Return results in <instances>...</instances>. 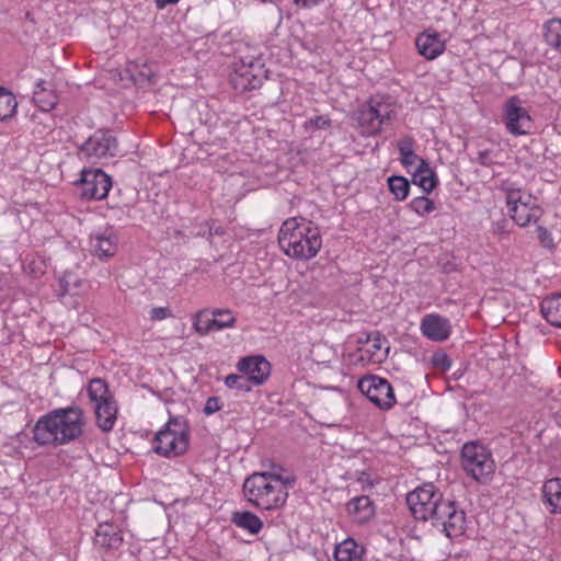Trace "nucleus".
Returning a JSON list of instances; mask_svg holds the SVG:
<instances>
[{
  "label": "nucleus",
  "instance_id": "nucleus-1",
  "mask_svg": "<svg viewBox=\"0 0 561 561\" xmlns=\"http://www.w3.org/2000/svg\"><path fill=\"white\" fill-rule=\"evenodd\" d=\"M407 504L413 517L421 522H431L442 528L449 538L459 537L466 529V513L456 501L445 499L434 483H424L410 492Z\"/></svg>",
  "mask_w": 561,
  "mask_h": 561
},
{
  "label": "nucleus",
  "instance_id": "nucleus-2",
  "mask_svg": "<svg viewBox=\"0 0 561 561\" xmlns=\"http://www.w3.org/2000/svg\"><path fill=\"white\" fill-rule=\"evenodd\" d=\"M83 424V412L79 407L56 409L36 422L34 440L39 445H65L82 434Z\"/></svg>",
  "mask_w": 561,
  "mask_h": 561
},
{
  "label": "nucleus",
  "instance_id": "nucleus-3",
  "mask_svg": "<svg viewBox=\"0 0 561 561\" xmlns=\"http://www.w3.org/2000/svg\"><path fill=\"white\" fill-rule=\"evenodd\" d=\"M278 243L287 256L308 261L320 251L322 238L319 228L312 221L293 217L283 222L278 232Z\"/></svg>",
  "mask_w": 561,
  "mask_h": 561
},
{
  "label": "nucleus",
  "instance_id": "nucleus-4",
  "mask_svg": "<svg viewBox=\"0 0 561 561\" xmlns=\"http://www.w3.org/2000/svg\"><path fill=\"white\" fill-rule=\"evenodd\" d=\"M296 482L295 476L277 478L273 473H252L243 482L247 501L260 510L283 507L288 499V489Z\"/></svg>",
  "mask_w": 561,
  "mask_h": 561
},
{
  "label": "nucleus",
  "instance_id": "nucleus-5",
  "mask_svg": "<svg viewBox=\"0 0 561 561\" xmlns=\"http://www.w3.org/2000/svg\"><path fill=\"white\" fill-rule=\"evenodd\" d=\"M461 467L473 480L486 483L495 471L490 449L477 442H469L461 449Z\"/></svg>",
  "mask_w": 561,
  "mask_h": 561
},
{
  "label": "nucleus",
  "instance_id": "nucleus-6",
  "mask_svg": "<svg viewBox=\"0 0 561 561\" xmlns=\"http://www.w3.org/2000/svg\"><path fill=\"white\" fill-rule=\"evenodd\" d=\"M501 190L505 193L506 204L512 219L520 227H526L542 215V209L537 204H527L520 199V188L513 183L503 182Z\"/></svg>",
  "mask_w": 561,
  "mask_h": 561
},
{
  "label": "nucleus",
  "instance_id": "nucleus-7",
  "mask_svg": "<svg viewBox=\"0 0 561 561\" xmlns=\"http://www.w3.org/2000/svg\"><path fill=\"white\" fill-rule=\"evenodd\" d=\"M392 115L393 110L389 104L370 99L368 105H364L357 111L355 119L362 128V135L373 136L380 131L382 124L391 121Z\"/></svg>",
  "mask_w": 561,
  "mask_h": 561
},
{
  "label": "nucleus",
  "instance_id": "nucleus-8",
  "mask_svg": "<svg viewBox=\"0 0 561 561\" xmlns=\"http://www.w3.org/2000/svg\"><path fill=\"white\" fill-rule=\"evenodd\" d=\"M118 152V141L108 129L95 130L80 147L79 153L92 161L113 158Z\"/></svg>",
  "mask_w": 561,
  "mask_h": 561
},
{
  "label": "nucleus",
  "instance_id": "nucleus-9",
  "mask_svg": "<svg viewBox=\"0 0 561 561\" xmlns=\"http://www.w3.org/2000/svg\"><path fill=\"white\" fill-rule=\"evenodd\" d=\"M359 391L379 409L389 410L396 403L391 383L376 375H367L358 380Z\"/></svg>",
  "mask_w": 561,
  "mask_h": 561
},
{
  "label": "nucleus",
  "instance_id": "nucleus-10",
  "mask_svg": "<svg viewBox=\"0 0 561 561\" xmlns=\"http://www.w3.org/2000/svg\"><path fill=\"white\" fill-rule=\"evenodd\" d=\"M81 196L87 199H103L112 187V179L101 169H84L79 180Z\"/></svg>",
  "mask_w": 561,
  "mask_h": 561
},
{
  "label": "nucleus",
  "instance_id": "nucleus-11",
  "mask_svg": "<svg viewBox=\"0 0 561 561\" xmlns=\"http://www.w3.org/2000/svg\"><path fill=\"white\" fill-rule=\"evenodd\" d=\"M503 121L508 133L515 136L529 134L533 126L528 111L522 106V101L516 95L505 102Z\"/></svg>",
  "mask_w": 561,
  "mask_h": 561
},
{
  "label": "nucleus",
  "instance_id": "nucleus-12",
  "mask_svg": "<svg viewBox=\"0 0 561 561\" xmlns=\"http://www.w3.org/2000/svg\"><path fill=\"white\" fill-rule=\"evenodd\" d=\"M266 70L260 60H241L234 69V76L231 79L234 89L240 91L254 90L262 85L266 79Z\"/></svg>",
  "mask_w": 561,
  "mask_h": 561
},
{
  "label": "nucleus",
  "instance_id": "nucleus-13",
  "mask_svg": "<svg viewBox=\"0 0 561 561\" xmlns=\"http://www.w3.org/2000/svg\"><path fill=\"white\" fill-rule=\"evenodd\" d=\"M237 368L249 378L254 387L263 385L271 375V364L262 355H252L240 358L237 364Z\"/></svg>",
  "mask_w": 561,
  "mask_h": 561
},
{
  "label": "nucleus",
  "instance_id": "nucleus-14",
  "mask_svg": "<svg viewBox=\"0 0 561 561\" xmlns=\"http://www.w3.org/2000/svg\"><path fill=\"white\" fill-rule=\"evenodd\" d=\"M188 447V437L172 433L169 428H161L154 437V451L164 457L183 455Z\"/></svg>",
  "mask_w": 561,
  "mask_h": 561
},
{
  "label": "nucleus",
  "instance_id": "nucleus-15",
  "mask_svg": "<svg viewBox=\"0 0 561 561\" xmlns=\"http://www.w3.org/2000/svg\"><path fill=\"white\" fill-rule=\"evenodd\" d=\"M421 331L427 339L435 342H443L450 336L451 325L447 318L432 313L422 318Z\"/></svg>",
  "mask_w": 561,
  "mask_h": 561
},
{
  "label": "nucleus",
  "instance_id": "nucleus-16",
  "mask_svg": "<svg viewBox=\"0 0 561 561\" xmlns=\"http://www.w3.org/2000/svg\"><path fill=\"white\" fill-rule=\"evenodd\" d=\"M123 543L122 530L111 523H102L95 530L94 545L104 549H117Z\"/></svg>",
  "mask_w": 561,
  "mask_h": 561
},
{
  "label": "nucleus",
  "instance_id": "nucleus-17",
  "mask_svg": "<svg viewBox=\"0 0 561 561\" xmlns=\"http://www.w3.org/2000/svg\"><path fill=\"white\" fill-rule=\"evenodd\" d=\"M416 48L428 60L435 59L445 50V43L437 33H421L415 39Z\"/></svg>",
  "mask_w": 561,
  "mask_h": 561
},
{
  "label": "nucleus",
  "instance_id": "nucleus-18",
  "mask_svg": "<svg viewBox=\"0 0 561 561\" xmlns=\"http://www.w3.org/2000/svg\"><path fill=\"white\" fill-rule=\"evenodd\" d=\"M542 502L550 514H561V478H552L543 483Z\"/></svg>",
  "mask_w": 561,
  "mask_h": 561
},
{
  "label": "nucleus",
  "instance_id": "nucleus-19",
  "mask_svg": "<svg viewBox=\"0 0 561 561\" xmlns=\"http://www.w3.org/2000/svg\"><path fill=\"white\" fill-rule=\"evenodd\" d=\"M366 342H370L369 347L365 351L360 350V359L366 358L373 363H381L388 356L390 350L389 346H387L385 352L381 353V348L383 344L387 343V339L379 331L366 333Z\"/></svg>",
  "mask_w": 561,
  "mask_h": 561
},
{
  "label": "nucleus",
  "instance_id": "nucleus-20",
  "mask_svg": "<svg viewBox=\"0 0 561 561\" xmlns=\"http://www.w3.org/2000/svg\"><path fill=\"white\" fill-rule=\"evenodd\" d=\"M94 412L98 426L103 432L112 431L117 419V405L114 398L95 403Z\"/></svg>",
  "mask_w": 561,
  "mask_h": 561
},
{
  "label": "nucleus",
  "instance_id": "nucleus-21",
  "mask_svg": "<svg viewBox=\"0 0 561 561\" xmlns=\"http://www.w3.org/2000/svg\"><path fill=\"white\" fill-rule=\"evenodd\" d=\"M90 243L99 257H111L117 250V237L107 229L103 233L91 236Z\"/></svg>",
  "mask_w": 561,
  "mask_h": 561
},
{
  "label": "nucleus",
  "instance_id": "nucleus-22",
  "mask_svg": "<svg viewBox=\"0 0 561 561\" xmlns=\"http://www.w3.org/2000/svg\"><path fill=\"white\" fill-rule=\"evenodd\" d=\"M412 182L419 185L425 193H431L438 184L435 171L430 167L427 160H421L412 173Z\"/></svg>",
  "mask_w": 561,
  "mask_h": 561
},
{
  "label": "nucleus",
  "instance_id": "nucleus-23",
  "mask_svg": "<svg viewBox=\"0 0 561 561\" xmlns=\"http://www.w3.org/2000/svg\"><path fill=\"white\" fill-rule=\"evenodd\" d=\"M346 511L359 522H366L374 516V506L367 495L355 496L346 504Z\"/></svg>",
  "mask_w": 561,
  "mask_h": 561
},
{
  "label": "nucleus",
  "instance_id": "nucleus-24",
  "mask_svg": "<svg viewBox=\"0 0 561 561\" xmlns=\"http://www.w3.org/2000/svg\"><path fill=\"white\" fill-rule=\"evenodd\" d=\"M540 311L549 324L561 328V294L545 298Z\"/></svg>",
  "mask_w": 561,
  "mask_h": 561
},
{
  "label": "nucleus",
  "instance_id": "nucleus-25",
  "mask_svg": "<svg viewBox=\"0 0 561 561\" xmlns=\"http://www.w3.org/2000/svg\"><path fill=\"white\" fill-rule=\"evenodd\" d=\"M364 548L353 538L340 542L334 549L335 561H362Z\"/></svg>",
  "mask_w": 561,
  "mask_h": 561
},
{
  "label": "nucleus",
  "instance_id": "nucleus-26",
  "mask_svg": "<svg viewBox=\"0 0 561 561\" xmlns=\"http://www.w3.org/2000/svg\"><path fill=\"white\" fill-rule=\"evenodd\" d=\"M542 37L546 45L561 54V19L546 21L542 25Z\"/></svg>",
  "mask_w": 561,
  "mask_h": 561
},
{
  "label": "nucleus",
  "instance_id": "nucleus-27",
  "mask_svg": "<svg viewBox=\"0 0 561 561\" xmlns=\"http://www.w3.org/2000/svg\"><path fill=\"white\" fill-rule=\"evenodd\" d=\"M232 523L252 535H256L263 528V522L253 513L249 511L236 512L231 518Z\"/></svg>",
  "mask_w": 561,
  "mask_h": 561
},
{
  "label": "nucleus",
  "instance_id": "nucleus-28",
  "mask_svg": "<svg viewBox=\"0 0 561 561\" xmlns=\"http://www.w3.org/2000/svg\"><path fill=\"white\" fill-rule=\"evenodd\" d=\"M44 84L45 81L43 80L37 83V89L33 93V101L41 111L48 112L56 106L58 101L56 94L47 90Z\"/></svg>",
  "mask_w": 561,
  "mask_h": 561
},
{
  "label": "nucleus",
  "instance_id": "nucleus-29",
  "mask_svg": "<svg viewBox=\"0 0 561 561\" xmlns=\"http://www.w3.org/2000/svg\"><path fill=\"white\" fill-rule=\"evenodd\" d=\"M215 323L216 320L211 314V309H204L198 311L193 319V328L195 332L202 336L217 331Z\"/></svg>",
  "mask_w": 561,
  "mask_h": 561
},
{
  "label": "nucleus",
  "instance_id": "nucleus-30",
  "mask_svg": "<svg viewBox=\"0 0 561 561\" xmlns=\"http://www.w3.org/2000/svg\"><path fill=\"white\" fill-rule=\"evenodd\" d=\"M87 392L94 404L113 399L106 381L101 378L92 379L88 385Z\"/></svg>",
  "mask_w": 561,
  "mask_h": 561
},
{
  "label": "nucleus",
  "instance_id": "nucleus-31",
  "mask_svg": "<svg viewBox=\"0 0 561 561\" xmlns=\"http://www.w3.org/2000/svg\"><path fill=\"white\" fill-rule=\"evenodd\" d=\"M18 102L9 90L0 87V122L10 119L16 111Z\"/></svg>",
  "mask_w": 561,
  "mask_h": 561
},
{
  "label": "nucleus",
  "instance_id": "nucleus-32",
  "mask_svg": "<svg viewBox=\"0 0 561 561\" xmlns=\"http://www.w3.org/2000/svg\"><path fill=\"white\" fill-rule=\"evenodd\" d=\"M388 188L396 201H404L410 192V182L402 175H391L387 180Z\"/></svg>",
  "mask_w": 561,
  "mask_h": 561
},
{
  "label": "nucleus",
  "instance_id": "nucleus-33",
  "mask_svg": "<svg viewBox=\"0 0 561 561\" xmlns=\"http://www.w3.org/2000/svg\"><path fill=\"white\" fill-rule=\"evenodd\" d=\"M211 314L216 320L215 325L217 331L236 327L237 318L233 316L230 309L215 308L211 309Z\"/></svg>",
  "mask_w": 561,
  "mask_h": 561
},
{
  "label": "nucleus",
  "instance_id": "nucleus-34",
  "mask_svg": "<svg viewBox=\"0 0 561 561\" xmlns=\"http://www.w3.org/2000/svg\"><path fill=\"white\" fill-rule=\"evenodd\" d=\"M225 385L230 389H237L243 392H250L254 387L243 373H241L240 375H228L225 378Z\"/></svg>",
  "mask_w": 561,
  "mask_h": 561
},
{
  "label": "nucleus",
  "instance_id": "nucleus-35",
  "mask_svg": "<svg viewBox=\"0 0 561 561\" xmlns=\"http://www.w3.org/2000/svg\"><path fill=\"white\" fill-rule=\"evenodd\" d=\"M131 78L139 84H151L153 82L154 72L150 66L144 62L141 66L135 65Z\"/></svg>",
  "mask_w": 561,
  "mask_h": 561
},
{
  "label": "nucleus",
  "instance_id": "nucleus-36",
  "mask_svg": "<svg viewBox=\"0 0 561 561\" xmlns=\"http://www.w3.org/2000/svg\"><path fill=\"white\" fill-rule=\"evenodd\" d=\"M410 208L420 216H426L435 209V203L427 196H417L410 203Z\"/></svg>",
  "mask_w": 561,
  "mask_h": 561
},
{
  "label": "nucleus",
  "instance_id": "nucleus-37",
  "mask_svg": "<svg viewBox=\"0 0 561 561\" xmlns=\"http://www.w3.org/2000/svg\"><path fill=\"white\" fill-rule=\"evenodd\" d=\"M162 428H169L176 435L188 437L187 421L183 416H170L168 423Z\"/></svg>",
  "mask_w": 561,
  "mask_h": 561
},
{
  "label": "nucleus",
  "instance_id": "nucleus-38",
  "mask_svg": "<svg viewBox=\"0 0 561 561\" xmlns=\"http://www.w3.org/2000/svg\"><path fill=\"white\" fill-rule=\"evenodd\" d=\"M331 119L325 115L310 117L305 122L304 127L306 130H320L328 129L331 126Z\"/></svg>",
  "mask_w": 561,
  "mask_h": 561
},
{
  "label": "nucleus",
  "instance_id": "nucleus-39",
  "mask_svg": "<svg viewBox=\"0 0 561 561\" xmlns=\"http://www.w3.org/2000/svg\"><path fill=\"white\" fill-rule=\"evenodd\" d=\"M432 365L442 371H447L451 367V359L446 353H434L431 358Z\"/></svg>",
  "mask_w": 561,
  "mask_h": 561
},
{
  "label": "nucleus",
  "instance_id": "nucleus-40",
  "mask_svg": "<svg viewBox=\"0 0 561 561\" xmlns=\"http://www.w3.org/2000/svg\"><path fill=\"white\" fill-rule=\"evenodd\" d=\"M537 238L539 243L546 249H553V238L547 228L538 226L536 229Z\"/></svg>",
  "mask_w": 561,
  "mask_h": 561
},
{
  "label": "nucleus",
  "instance_id": "nucleus-41",
  "mask_svg": "<svg viewBox=\"0 0 561 561\" xmlns=\"http://www.w3.org/2000/svg\"><path fill=\"white\" fill-rule=\"evenodd\" d=\"M222 408V404L220 402V398L218 397H209L206 400L205 407H204V413L206 415H211L218 411H220Z\"/></svg>",
  "mask_w": 561,
  "mask_h": 561
},
{
  "label": "nucleus",
  "instance_id": "nucleus-42",
  "mask_svg": "<svg viewBox=\"0 0 561 561\" xmlns=\"http://www.w3.org/2000/svg\"><path fill=\"white\" fill-rule=\"evenodd\" d=\"M71 285L79 287L81 285V280L75 278L71 273H65L60 278V286L64 289V294L69 293Z\"/></svg>",
  "mask_w": 561,
  "mask_h": 561
},
{
  "label": "nucleus",
  "instance_id": "nucleus-43",
  "mask_svg": "<svg viewBox=\"0 0 561 561\" xmlns=\"http://www.w3.org/2000/svg\"><path fill=\"white\" fill-rule=\"evenodd\" d=\"M172 316L170 308L168 307H154L150 311L151 321H161Z\"/></svg>",
  "mask_w": 561,
  "mask_h": 561
},
{
  "label": "nucleus",
  "instance_id": "nucleus-44",
  "mask_svg": "<svg viewBox=\"0 0 561 561\" xmlns=\"http://www.w3.org/2000/svg\"><path fill=\"white\" fill-rule=\"evenodd\" d=\"M398 150L400 157L412 153L414 151V139L412 137H404L398 142Z\"/></svg>",
  "mask_w": 561,
  "mask_h": 561
},
{
  "label": "nucleus",
  "instance_id": "nucleus-45",
  "mask_svg": "<svg viewBox=\"0 0 561 561\" xmlns=\"http://www.w3.org/2000/svg\"><path fill=\"white\" fill-rule=\"evenodd\" d=\"M421 158L413 151L412 153L400 157L402 165L410 171V168L415 164L416 161L421 162Z\"/></svg>",
  "mask_w": 561,
  "mask_h": 561
},
{
  "label": "nucleus",
  "instance_id": "nucleus-46",
  "mask_svg": "<svg viewBox=\"0 0 561 561\" xmlns=\"http://www.w3.org/2000/svg\"><path fill=\"white\" fill-rule=\"evenodd\" d=\"M477 161H478L481 165H484V167H490L491 164H493V160H492V158H491L490 151H488V150L480 151V152L478 153Z\"/></svg>",
  "mask_w": 561,
  "mask_h": 561
},
{
  "label": "nucleus",
  "instance_id": "nucleus-47",
  "mask_svg": "<svg viewBox=\"0 0 561 561\" xmlns=\"http://www.w3.org/2000/svg\"><path fill=\"white\" fill-rule=\"evenodd\" d=\"M294 2L301 8H311L318 5L322 0H294Z\"/></svg>",
  "mask_w": 561,
  "mask_h": 561
},
{
  "label": "nucleus",
  "instance_id": "nucleus-48",
  "mask_svg": "<svg viewBox=\"0 0 561 561\" xmlns=\"http://www.w3.org/2000/svg\"><path fill=\"white\" fill-rule=\"evenodd\" d=\"M283 471H285V469L283 467L273 463L271 466V470L264 471L263 473H273L277 478H286L287 476L282 474Z\"/></svg>",
  "mask_w": 561,
  "mask_h": 561
},
{
  "label": "nucleus",
  "instance_id": "nucleus-49",
  "mask_svg": "<svg viewBox=\"0 0 561 561\" xmlns=\"http://www.w3.org/2000/svg\"><path fill=\"white\" fill-rule=\"evenodd\" d=\"M158 9H163L169 4H176L180 0H154Z\"/></svg>",
  "mask_w": 561,
  "mask_h": 561
},
{
  "label": "nucleus",
  "instance_id": "nucleus-50",
  "mask_svg": "<svg viewBox=\"0 0 561 561\" xmlns=\"http://www.w3.org/2000/svg\"><path fill=\"white\" fill-rule=\"evenodd\" d=\"M520 199L527 204H537L536 199L533 198V196L530 194L524 193L522 190H520Z\"/></svg>",
  "mask_w": 561,
  "mask_h": 561
},
{
  "label": "nucleus",
  "instance_id": "nucleus-51",
  "mask_svg": "<svg viewBox=\"0 0 561 561\" xmlns=\"http://www.w3.org/2000/svg\"><path fill=\"white\" fill-rule=\"evenodd\" d=\"M219 233H221V231H219V229L217 228V229L215 230V234H219ZM213 234H214V232H213V228H209V229H208V236H207V238H210Z\"/></svg>",
  "mask_w": 561,
  "mask_h": 561
},
{
  "label": "nucleus",
  "instance_id": "nucleus-52",
  "mask_svg": "<svg viewBox=\"0 0 561 561\" xmlns=\"http://www.w3.org/2000/svg\"><path fill=\"white\" fill-rule=\"evenodd\" d=\"M358 343L369 344L370 342H366V336H365V337H360V339L358 340Z\"/></svg>",
  "mask_w": 561,
  "mask_h": 561
},
{
  "label": "nucleus",
  "instance_id": "nucleus-53",
  "mask_svg": "<svg viewBox=\"0 0 561 561\" xmlns=\"http://www.w3.org/2000/svg\"><path fill=\"white\" fill-rule=\"evenodd\" d=\"M198 234H201L202 237H206V232H198Z\"/></svg>",
  "mask_w": 561,
  "mask_h": 561
}]
</instances>
